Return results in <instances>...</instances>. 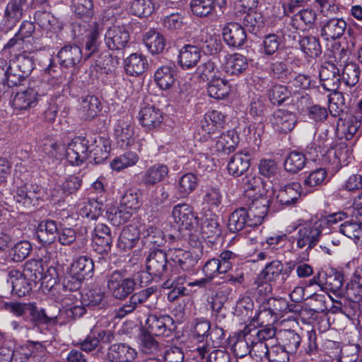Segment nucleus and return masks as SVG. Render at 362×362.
<instances>
[{
	"label": "nucleus",
	"instance_id": "obj_61",
	"mask_svg": "<svg viewBox=\"0 0 362 362\" xmlns=\"http://www.w3.org/2000/svg\"><path fill=\"white\" fill-rule=\"evenodd\" d=\"M198 185V179L193 173L183 175L178 182V190L182 197L193 192Z\"/></svg>",
	"mask_w": 362,
	"mask_h": 362
},
{
	"label": "nucleus",
	"instance_id": "obj_15",
	"mask_svg": "<svg viewBox=\"0 0 362 362\" xmlns=\"http://www.w3.org/2000/svg\"><path fill=\"white\" fill-rule=\"evenodd\" d=\"M155 291L153 287H149L132 294L128 301L115 310V317L122 319L132 313L139 305L145 303Z\"/></svg>",
	"mask_w": 362,
	"mask_h": 362
},
{
	"label": "nucleus",
	"instance_id": "obj_14",
	"mask_svg": "<svg viewBox=\"0 0 362 362\" xmlns=\"http://www.w3.org/2000/svg\"><path fill=\"white\" fill-rule=\"evenodd\" d=\"M270 122L274 131L287 134L293 129L298 120L295 113L279 109L274 112Z\"/></svg>",
	"mask_w": 362,
	"mask_h": 362
},
{
	"label": "nucleus",
	"instance_id": "obj_26",
	"mask_svg": "<svg viewBox=\"0 0 362 362\" xmlns=\"http://www.w3.org/2000/svg\"><path fill=\"white\" fill-rule=\"evenodd\" d=\"M303 193L301 185L293 182L282 187L278 192L276 199L281 205L294 206Z\"/></svg>",
	"mask_w": 362,
	"mask_h": 362
},
{
	"label": "nucleus",
	"instance_id": "obj_62",
	"mask_svg": "<svg viewBox=\"0 0 362 362\" xmlns=\"http://www.w3.org/2000/svg\"><path fill=\"white\" fill-rule=\"evenodd\" d=\"M283 348L288 354H294L297 351L301 342V338L299 334L293 330H285L283 333Z\"/></svg>",
	"mask_w": 362,
	"mask_h": 362
},
{
	"label": "nucleus",
	"instance_id": "obj_56",
	"mask_svg": "<svg viewBox=\"0 0 362 362\" xmlns=\"http://www.w3.org/2000/svg\"><path fill=\"white\" fill-rule=\"evenodd\" d=\"M32 250L30 242L21 240L18 242L11 248L9 255L15 262H20L28 257Z\"/></svg>",
	"mask_w": 362,
	"mask_h": 362
},
{
	"label": "nucleus",
	"instance_id": "obj_64",
	"mask_svg": "<svg viewBox=\"0 0 362 362\" xmlns=\"http://www.w3.org/2000/svg\"><path fill=\"white\" fill-rule=\"evenodd\" d=\"M120 205L135 213L140 207L139 194L135 189H128L122 195Z\"/></svg>",
	"mask_w": 362,
	"mask_h": 362
},
{
	"label": "nucleus",
	"instance_id": "obj_46",
	"mask_svg": "<svg viewBox=\"0 0 362 362\" xmlns=\"http://www.w3.org/2000/svg\"><path fill=\"white\" fill-rule=\"evenodd\" d=\"M317 19L316 12L311 8H305L293 14L291 18V25L296 28H301L303 25L312 27Z\"/></svg>",
	"mask_w": 362,
	"mask_h": 362
},
{
	"label": "nucleus",
	"instance_id": "obj_27",
	"mask_svg": "<svg viewBox=\"0 0 362 362\" xmlns=\"http://www.w3.org/2000/svg\"><path fill=\"white\" fill-rule=\"evenodd\" d=\"M136 356L137 352L134 349L119 343L110 346L107 357L109 362H129L133 361Z\"/></svg>",
	"mask_w": 362,
	"mask_h": 362
},
{
	"label": "nucleus",
	"instance_id": "obj_30",
	"mask_svg": "<svg viewBox=\"0 0 362 362\" xmlns=\"http://www.w3.org/2000/svg\"><path fill=\"white\" fill-rule=\"evenodd\" d=\"M168 173L169 168L166 165L157 163L148 168L141 173V182L145 186H153L162 182Z\"/></svg>",
	"mask_w": 362,
	"mask_h": 362
},
{
	"label": "nucleus",
	"instance_id": "obj_22",
	"mask_svg": "<svg viewBox=\"0 0 362 362\" xmlns=\"http://www.w3.org/2000/svg\"><path fill=\"white\" fill-rule=\"evenodd\" d=\"M320 78L323 88L327 91L337 90L340 85L339 69L332 63L322 66L320 71Z\"/></svg>",
	"mask_w": 362,
	"mask_h": 362
},
{
	"label": "nucleus",
	"instance_id": "obj_50",
	"mask_svg": "<svg viewBox=\"0 0 362 362\" xmlns=\"http://www.w3.org/2000/svg\"><path fill=\"white\" fill-rule=\"evenodd\" d=\"M306 158L300 152L291 151L284 161L285 170L292 173L301 170L305 165Z\"/></svg>",
	"mask_w": 362,
	"mask_h": 362
},
{
	"label": "nucleus",
	"instance_id": "obj_32",
	"mask_svg": "<svg viewBox=\"0 0 362 362\" xmlns=\"http://www.w3.org/2000/svg\"><path fill=\"white\" fill-rule=\"evenodd\" d=\"M175 66L173 64L158 67L154 74V79L160 89H170L175 81Z\"/></svg>",
	"mask_w": 362,
	"mask_h": 362
},
{
	"label": "nucleus",
	"instance_id": "obj_38",
	"mask_svg": "<svg viewBox=\"0 0 362 362\" xmlns=\"http://www.w3.org/2000/svg\"><path fill=\"white\" fill-rule=\"evenodd\" d=\"M230 90V86L221 75H214L210 80L207 91L211 98L221 100L225 98Z\"/></svg>",
	"mask_w": 362,
	"mask_h": 362
},
{
	"label": "nucleus",
	"instance_id": "obj_19",
	"mask_svg": "<svg viewBox=\"0 0 362 362\" xmlns=\"http://www.w3.org/2000/svg\"><path fill=\"white\" fill-rule=\"evenodd\" d=\"M172 269L170 273H166L165 281L163 283V288L172 289L168 294V298L173 300L187 295V289L183 284L187 282V276L185 274H177Z\"/></svg>",
	"mask_w": 362,
	"mask_h": 362
},
{
	"label": "nucleus",
	"instance_id": "obj_40",
	"mask_svg": "<svg viewBox=\"0 0 362 362\" xmlns=\"http://www.w3.org/2000/svg\"><path fill=\"white\" fill-rule=\"evenodd\" d=\"M58 235V228L57 223L52 220L42 221L37 230V236L40 242L45 244L53 243Z\"/></svg>",
	"mask_w": 362,
	"mask_h": 362
},
{
	"label": "nucleus",
	"instance_id": "obj_16",
	"mask_svg": "<svg viewBox=\"0 0 362 362\" xmlns=\"http://www.w3.org/2000/svg\"><path fill=\"white\" fill-rule=\"evenodd\" d=\"M112 238L110 228L103 223H98L94 228L93 247L99 254H107L110 251Z\"/></svg>",
	"mask_w": 362,
	"mask_h": 362
},
{
	"label": "nucleus",
	"instance_id": "obj_57",
	"mask_svg": "<svg viewBox=\"0 0 362 362\" xmlns=\"http://www.w3.org/2000/svg\"><path fill=\"white\" fill-rule=\"evenodd\" d=\"M300 46L302 50L309 57H318L321 54L320 44L315 37H303L300 40Z\"/></svg>",
	"mask_w": 362,
	"mask_h": 362
},
{
	"label": "nucleus",
	"instance_id": "obj_12",
	"mask_svg": "<svg viewBox=\"0 0 362 362\" xmlns=\"http://www.w3.org/2000/svg\"><path fill=\"white\" fill-rule=\"evenodd\" d=\"M290 310L288 302L285 298H271L263 303L262 310L259 313V319L270 315L268 323H273L279 317Z\"/></svg>",
	"mask_w": 362,
	"mask_h": 362
},
{
	"label": "nucleus",
	"instance_id": "obj_20",
	"mask_svg": "<svg viewBox=\"0 0 362 362\" xmlns=\"http://www.w3.org/2000/svg\"><path fill=\"white\" fill-rule=\"evenodd\" d=\"M347 27L346 22L341 18H331L322 23L321 36L327 41L341 38Z\"/></svg>",
	"mask_w": 362,
	"mask_h": 362
},
{
	"label": "nucleus",
	"instance_id": "obj_48",
	"mask_svg": "<svg viewBox=\"0 0 362 362\" xmlns=\"http://www.w3.org/2000/svg\"><path fill=\"white\" fill-rule=\"evenodd\" d=\"M45 268L40 259H30L26 262L23 274L31 283H37L43 278Z\"/></svg>",
	"mask_w": 362,
	"mask_h": 362
},
{
	"label": "nucleus",
	"instance_id": "obj_53",
	"mask_svg": "<svg viewBox=\"0 0 362 362\" xmlns=\"http://www.w3.org/2000/svg\"><path fill=\"white\" fill-rule=\"evenodd\" d=\"M202 233L206 238L218 235L221 233L218 216L214 214H206L202 223Z\"/></svg>",
	"mask_w": 362,
	"mask_h": 362
},
{
	"label": "nucleus",
	"instance_id": "obj_63",
	"mask_svg": "<svg viewBox=\"0 0 362 362\" xmlns=\"http://www.w3.org/2000/svg\"><path fill=\"white\" fill-rule=\"evenodd\" d=\"M332 139L329 136V131L325 129L317 134L313 145L315 146L316 152H320L322 155L326 153L328 155L332 148Z\"/></svg>",
	"mask_w": 362,
	"mask_h": 362
},
{
	"label": "nucleus",
	"instance_id": "obj_31",
	"mask_svg": "<svg viewBox=\"0 0 362 362\" xmlns=\"http://www.w3.org/2000/svg\"><path fill=\"white\" fill-rule=\"evenodd\" d=\"M78 113L84 119H91L95 117L101 110L99 99L92 95L82 96L79 100Z\"/></svg>",
	"mask_w": 362,
	"mask_h": 362
},
{
	"label": "nucleus",
	"instance_id": "obj_24",
	"mask_svg": "<svg viewBox=\"0 0 362 362\" xmlns=\"http://www.w3.org/2000/svg\"><path fill=\"white\" fill-rule=\"evenodd\" d=\"M262 180L260 177L252 174L247 175L243 178L242 186L245 197L253 204L256 200L261 199L267 203L266 198L261 194Z\"/></svg>",
	"mask_w": 362,
	"mask_h": 362
},
{
	"label": "nucleus",
	"instance_id": "obj_11",
	"mask_svg": "<svg viewBox=\"0 0 362 362\" xmlns=\"http://www.w3.org/2000/svg\"><path fill=\"white\" fill-rule=\"evenodd\" d=\"M170 259L183 272H191L197 265L200 255L195 251H187L180 248L170 249Z\"/></svg>",
	"mask_w": 362,
	"mask_h": 362
},
{
	"label": "nucleus",
	"instance_id": "obj_42",
	"mask_svg": "<svg viewBox=\"0 0 362 362\" xmlns=\"http://www.w3.org/2000/svg\"><path fill=\"white\" fill-rule=\"evenodd\" d=\"M284 30L279 29L276 33L265 35L262 43L263 53L268 56L276 53L284 40Z\"/></svg>",
	"mask_w": 362,
	"mask_h": 362
},
{
	"label": "nucleus",
	"instance_id": "obj_28",
	"mask_svg": "<svg viewBox=\"0 0 362 362\" xmlns=\"http://www.w3.org/2000/svg\"><path fill=\"white\" fill-rule=\"evenodd\" d=\"M27 0H9L4 12V22L6 26L11 29L21 19L23 14V6Z\"/></svg>",
	"mask_w": 362,
	"mask_h": 362
},
{
	"label": "nucleus",
	"instance_id": "obj_45",
	"mask_svg": "<svg viewBox=\"0 0 362 362\" xmlns=\"http://www.w3.org/2000/svg\"><path fill=\"white\" fill-rule=\"evenodd\" d=\"M144 43L153 54L160 53L165 46L163 36L155 30H150L145 33Z\"/></svg>",
	"mask_w": 362,
	"mask_h": 362
},
{
	"label": "nucleus",
	"instance_id": "obj_33",
	"mask_svg": "<svg viewBox=\"0 0 362 362\" xmlns=\"http://www.w3.org/2000/svg\"><path fill=\"white\" fill-rule=\"evenodd\" d=\"M139 119L142 126L151 129L160 125L162 122L163 115L158 108L148 105L141 109Z\"/></svg>",
	"mask_w": 362,
	"mask_h": 362
},
{
	"label": "nucleus",
	"instance_id": "obj_17",
	"mask_svg": "<svg viewBox=\"0 0 362 362\" xmlns=\"http://www.w3.org/2000/svg\"><path fill=\"white\" fill-rule=\"evenodd\" d=\"M115 135L117 144L122 148H127L134 144V127L129 117L118 120L115 127Z\"/></svg>",
	"mask_w": 362,
	"mask_h": 362
},
{
	"label": "nucleus",
	"instance_id": "obj_51",
	"mask_svg": "<svg viewBox=\"0 0 362 362\" xmlns=\"http://www.w3.org/2000/svg\"><path fill=\"white\" fill-rule=\"evenodd\" d=\"M281 273H283L282 262L279 260H273L265 265L259 275L261 276V278L274 284L280 277L281 278Z\"/></svg>",
	"mask_w": 362,
	"mask_h": 362
},
{
	"label": "nucleus",
	"instance_id": "obj_35",
	"mask_svg": "<svg viewBox=\"0 0 362 362\" xmlns=\"http://www.w3.org/2000/svg\"><path fill=\"white\" fill-rule=\"evenodd\" d=\"M37 92L32 88H28L16 93L13 100V105L18 110H26L34 107L37 103Z\"/></svg>",
	"mask_w": 362,
	"mask_h": 362
},
{
	"label": "nucleus",
	"instance_id": "obj_21",
	"mask_svg": "<svg viewBox=\"0 0 362 362\" xmlns=\"http://www.w3.org/2000/svg\"><path fill=\"white\" fill-rule=\"evenodd\" d=\"M222 35L224 42L231 47H241L245 40V28L239 23L229 22L223 28Z\"/></svg>",
	"mask_w": 362,
	"mask_h": 362
},
{
	"label": "nucleus",
	"instance_id": "obj_55",
	"mask_svg": "<svg viewBox=\"0 0 362 362\" xmlns=\"http://www.w3.org/2000/svg\"><path fill=\"white\" fill-rule=\"evenodd\" d=\"M133 214V211L119 204L117 208L109 209L108 219L113 225L119 226L130 220Z\"/></svg>",
	"mask_w": 362,
	"mask_h": 362
},
{
	"label": "nucleus",
	"instance_id": "obj_41",
	"mask_svg": "<svg viewBox=\"0 0 362 362\" xmlns=\"http://www.w3.org/2000/svg\"><path fill=\"white\" fill-rule=\"evenodd\" d=\"M147 66L146 59L141 54H132L124 61L125 71L130 76L141 74L145 71Z\"/></svg>",
	"mask_w": 362,
	"mask_h": 362
},
{
	"label": "nucleus",
	"instance_id": "obj_60",
	"mask_svg": "<svg viewBox=\"0 0 362 362\" xmlns=\"http://www.w3.org/2000/svg\"><path fill=\"white\" fill-rule=\"evenodd\" d=\"M251 343H254L252 336L249 332L245 333L243 337H239L233 345V351L238 358H243L250 354Z\"/></svg>",
	"mask_w": 362,
	"mask_h": 362
},
{
	"label": "nucleus",
	"instance_id": "obj_23",
	"mask_svg": "<svg viewBox=\"0 0 362 362\" xmlns=\"http://www.w3.org/2000/svg\"><path fill=\"white\" fill-rule=\"evenodd\" d=\"M339 232L355 243L362 240V213L356 212L339 225Z\"/></svg>",
	"mask_w": 362,
	"mask_h": 362
},
{
	"label": "nucleus",
	"instance_id": "obj_9",
	"mask_svg": "<svg viewBox=\"0 0 362 362\" xmlns=\"http://www.w3.org/2000/svg\"><path fill=\"white\" fill-rule=\"evenodd\" d=\"M145 332L156 336H169L175 329L173 319L169 315H150L145 322Z\"/></svg>",
	"mask_w": 362,
	"mask_h": 362
},
{
	"label": "nucleus",
	"instance_id": "obj_2",
	"mask_svg": "<svg viewBox=\"0 0 362 362\" xmlns=\"http://www.w3.org/2000/svg\"><path fill=\"white\" fill-rule=\"evenodd\" d=\"M266 202L256 200L249 204V208L240 207L233 211L228 220V228L231 233H236L247 227H256L260 225L267 215Z\"/></svg>",
	"mask_w": 362,
	"mask_h": 362
},
{
	"label": "nucleus",
	"instance_id": "obj_36",
	"mask_svg": "<svg viewBox=\"0 0 362 362\" xmlns=\"http://www.w3.org/2000/svg\"><path fill=\"white\" fill-rule=\"evenodd\" d=\"M82 53L77 45L64 46L57 54L59 64L64 67H71L78 63Z\"/></svg>",
	"mask_w": 362,
	"mask_h": 362
},
{
	"label": "nucleus",
	"instance_id": "obj_39",
	"mask_svg": "<svg viewBox=\"0 0 362 362\" xmlns=\"http://www.w3.org/2000/svg\"><path fill=\"white\" fill-rule=\"evenodd\" d=\"M338 124L337 133L346 141L351 139L361 126L362 120L356 115H349Z\"/></svg>",
	"mask_w": 362,
	"mask_h": 362
},
{
	"label": "nucleus",
	"instance_id": "obj_58",
	"mask_svg": "<svg viewBox=\"0 0 362 362\" xmlns=\"http://www.w3.org/2000/svg\"><path fill=\"white\" fill-rule=\"evenodd\" d=\"M153 9V4L151 0H134L129 8L131 13L141 18L150 16Z\"/></svg>",
	"mask_w": 362,
	"mask_h": 362
},
{
	"label": "nucleus",
	"instance_id": "obj_3",
	"mask_svg": "<svg viewBox=\"0 0 362 362\" xmlns=\"http://www.w3.org/2000/svg\"><path fill=\"white\" fill-rule=\"evenodd\" d=\"M134 278L122 271H114L107 278V287L110 295L117 300H124L135 290Z\"/></svg>",
	"mask_w": 362,
	"mask_h": 362
},
{
	"label": "nucleus",
	"instance_id": "obj_47",
	"mask_svg": "<svg viewBox=\"0 0 362 362\" xmlns=\"http://www.w3.org/2000/svg\"><path fill=\"white\" fill-rule=\"evenodd\" d=\"M243 24L245 30L257 35L265 25L264 18L259 12L251 11L245 16Z\"/></svg>",
	"mask_w": 362,
	"mask_h": 362
},
{
	"label": "nucleus",
	"instance_id": "obj_43",
	"mask_svg": "<svg viewBox=\"0 0 362 362\" xmlns=\"http://www.w3.org/2000/svg\"><path fill=\"white\" fill-rule=\"evenodd\" d=\"M139 239V232L136 226L129 225L124 228L119 237L117 246L127 250L133 248Z\"/></svg>",
	"mask_w": 362,
	"mask_h": 362
},
{
	"label": "nucleus",
	"instance_id": "obj_7",
	"mask_svg": "<svg viewBox=\"0 0 362 362\" xmlns=\"http://www.w3.org/2000/svg\"><path fill=\"white\" fill-rule=\"evenodd\" d=\"M209 141L210 144L208 145V148L210 153L219 156L221 153L229 154L234 151L239 143V137L232 130L222 133L219 136L215 134Z\"/></svg>",
	"mask_w": 362,
	"mask_h": 362
},
{
	"label": "nucleus",
	"instance_id": "obj_6",
	"mask_svg": "<svg viewBox=\"0 0 362 362\" xmlns=\"http://www.w3.org/2000/svg\"><path fill=\"white\" fill-rule=\"evenodd\" d=\"M322 230L315 221L300 226L294 238L298 249L305 248L306 255L317 244L322 235Z\"/></svg>",
	"mask_w": 362,
	"mask_h": 362
},
{
	"label": "nucleus",
	"instance_id": "obj_52",
	"mask_svg": "<svg viewBox=\"0 0 362 362\" xmlns=\"http://www.w3.org/2000/svg\"><path fill=\"white\" fill-rule=\"evenodd\" d=\"M152 335L143 331L139 337L140 349L146 354H158L161 350L160 344Z\"/></svg>",
	"mask_w": 362,
	"mask_h": 362
},
{
	"label": "nucleus",
	"instance_id": "obj_8",
	"mask_svg": "<svg viewBox=\"0 0 362 362\" xmlns=\"http://www.w3.org/2000/svg\"><path fill=\"white\" fill-rule=\"evenodd\" d=\"M175 222L180 229L192 230L198 226L199 219L192 206L182 203L175 205L172 211Z\"/></svg>",
	"mask_w": 362,
	"mask_h": 362
},
{
	"label": "nucleus",
	"instance_id": "obj_37",
	"mask_svg": "<svg viewBox=\"0 0 362 362\" xmlns=\"http://www.w3.org/2000/svg\"><path fill=\"white\" fill-rule=\"evenodd\" d=\"M250 156L248 153L233 155L228 163V173L234 177L242 175L250 167Z\"/></svg>",
	"mask_w": 362,
	"mask_h": 362
},
{
	"label": "nucleus",
	"instance_id": "obj_29",
	"mask_svg": "<svg viewBox=\"0 0 362 362\" xmlns=\"http://www.w3.org/2000/svg\"><path fill=\"white\" fill-rule=\"evenodd\" d=\"M201 56V49L198 47L185 45L179 52L178 64L183 69H190L197 66Z\"/></svg>",
	"mask_w": 362,
	"mask_h": 362
},
{
	"label": "nucleus",
	"instance_id": "obj_25",
	"mask_svg": "<svg viewBox=\"0 0 362 362\" xmlns=\"http://www.w3.org/2000/svg\"><path fill=\"white\" fill-rule=\"evenodd\" d=\"M129 33L122 27L110 28L105 35V42L109 49L119 50L124 48L129 41Z\"/></svg>",
	"mask_w": 362,
	"mask_h": 362
},
{
	"label": "nucleus",
	"instance_id": "obj_13",
	"mask_svg": "<svg viewBox=\"0 0 362 362\" xmlns=\"http://www.w3.org/2000/svg\"><path fill=\"white\" fill-rule=\"evenodd\" d=\"M218 59L225 71L230 75H238L248 66L246 57L238 53L230 54L226 52H219Z\"/></svg>",
	"mask_w": 362,
	"mask_h": 362
},
{
	"label": "nucleus",
	"instance_id": "obj_34",
	"mask_svg": "<svg viewBox=\"0 0 362 362\" xmlns=\"http://www.w3.org/2000/svg\"><path fill=\"white\" fill-rule=\"evenodd\" d=\"M328 157H333V164L346 166L353 159L352 148L346 142L341 141L329 151Z\"/></svg>",
	"mask_w": 362,
	"mask_h": 362
},
{
	"label": "nucleus",
	"instance_id": "obj_10",
	"mask_svg": "<svg viewBox=\"0 0 362 362\" xmlns=\"http://www.w3.org/2000/svg\"><path fill=\"white\" fill-rule=\"evenodd\" d=\"M6 282L11 287V294L17 297L26 296L33 287L32 283L19 269H10L8 272Z\"/></svg>",
	"mask_w": 362,
	"mask_h": 362
},
{
	"label": "nucleus",
	"instance_id": "obj_49",
	"mask_svg": "<svg viewBox=\"0 0 362 362\" xmlns=\"http://www.w3.org/2000/svg\"><path fill=\"white\" fill-rule=\"evenodd\" d=\"M139 160V156L132 151H127L119 156L115 158L110 163L111 168L115 171H120L124 168L135 165Z\"/></svg>",
	"mask_w": 362,
	"mask_h": 362
},
{
	"label": "nucleus",
	"instance_id": "obj_54",
	"mask_svg": "<svg viewBox=\"0 0 362 362\" xmlns=\"http://www.w3.org/2000/svg\"><path fill=\"white\" fill-rule=\"evenodd\" d=\"M190 7L194 15L200 18L207 17L215 10V1L191 0Z\"/></svg>",
	"mask_w": 362,
	"mask_h": 362
},
{
	"label": "nucleus",
	"instance_id": "obj_18",
	"mask_svg": "<svg viewBox=\"0 0 362 362\" xmlns=\"http://www.w3.org/2000/svg\"><path fill=\"white\" fill-rule=\"evenodd\" d=\"M167 257L163 250L152 251L146 259V270L149 275L156 277L165 276L169 273L167 269Z\"/></svg>",
	"mask_w": 362,
	"mask_h": 362
},
{
	"label": "nucleus",
	"instance_id": "obj_5",
	"mask_svg": "<svg viewBox=\"0 0 362 362\" xmlns=\"http://www.w3.org/2000/svg\"><path fill=\"white\" fill-rule=\"evenodd\" d=\"M94 264L93 260L87 256L78 257L71 265L70 272L71 279L76 281L72 282L68 280L64 287L70 291H76L81 286V283L86 278L93 276Z\"/></svg>",
	"mask_w": 362,
	"mask_h": 362
},
{
	"label": "nucleus",
	"instance_id": "obj_4",
	"mask_svg": "<svg viewBox=\"0 0 362 362\" xmlns=\"http://www.w3.org/2000/svg\"><path fill=\"white\" fill-rule=\"evenodd\" d=\"M34 68L33 59L25 53L12 59L8 67L7 83L10 86H17L28 76Z\"/></svg>",
	"mask_w": 362,
	"mask_h": 362
},
{
	"label": "nucleus",
	"instance_id": "obj_59",
	"mask_svg": "<svg viewBox=\"0 0 362 362\" xmlns=\"http://www.w3.org/2000/svg\"><path fill=\"white\" fill-rule=\"evenodd\" d=\"M360 68L355 63L346 64L342 71L341 78L347 86H354L359 81Z\"/></svg>",
	"mask_w": 362,
	"mask_h": 362
},
{
	"label": "nucleus",
	"instance_id": "obj_44",
	"mask_svg": "<svg viewBox=\"0 0 362 362\" xmlns=\"http://www.w3.org/2000/svg\"><path fill=\"white\" fill-rule=\"evenodd\" d=\"M103 203L98 198L84 200L78 205V213L82 217L97 218L102 212Z\"/></svg>",
	"mask_w": 362,
	"mask_h": 362
},
{
	"label": "nucleus",
	"instance_id": "obj_1",
	"mask_svg": "<svg viewBox=\"0 0 362 362\" xmlns=\"http://www.w3.org/2000/svg\"><path fill=\"white\" fill-rule=\"evenodd\" d=\"M84 138H75L66 147V157L73 165H79L87 159H92L100 163L109 156L110 151V139L103 136H95L91 144Z\"/></svg>",
	"mask_w": 362,
	"mask_h": 362
}]
</instances>
